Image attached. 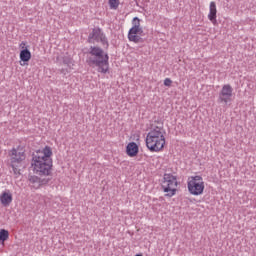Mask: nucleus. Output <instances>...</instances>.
Instances as JSON below:
<instances>
[{"label":"nucleus","instance_id":"obj_1","mask_svg":"<svg viewBox=\"0 0 256 256\" xmlns=\"http://www.w3.org/2000/svg\"><path fill=\"white\" fill-rule=\"evenodd\" d=\"M53 150L51 147L45 146L43 150H37L32 154V167L33 171L39 177H51L53 169Z\"/></svg>","mask_w":256,"mask_h":256},{"label":"nucleus","instance_id":"obj_2","mask_svg":"<svg viewBox=\"0 0 256 256\" xmlns=\"http://www.w3.org/2000/svg\"><path fill=\"white\" fill-rule=\"evenodd\" d=\"M86 63L89 67H97L99 73H107L109 71V54L99 46H90Z\"/></svg>","mask_w":256,"mask_h":256},{"label":"nucleus","instance_id":"obj_3","mask_svg":"<svg viewBox=\"0 0 256 256\" xmlns=\"http://www.w3.org/2000/svg\"><path fill=\"white\" fill-rule=\"evenodd\" d=\"M152 124L150 131L146 135V147L151 153H159L165 147V128L163 123Z\"/></svg>","mask_w":256,"mask_h":256},{"label":"nucleus","instance_id":"obj_4","mask_svg":"<svg viewBox=\"0 0 256 256\" xmlns=\"http://www.w3.org/2000/svg\"><path fill=\"white\" fill-rule=\"evenodd\" d=\"M25 151L22 149H12L10 153V165L13 169L14 175L16 177H19L21 175V169L20 167H23V162L25 161Z\"/></svg>","mask_w":256,"mask_h":256},{"label":"nucleus","instance_id":"obj_5","mask_svg":"<svg viewBox=\"0 0 256 256\" xmlns=\"http://www.w3.org/2000/svg\"><path fill=\"white\" fill-rule=\"evenodd\" d=\"M128 40L132 43H145L143 39V27H141V19L134 17L132 27L128 31Z\"/></svg>","mask_w":256,"mask_h":256},{"label":"nucleus","instance_id":"obj_6","mask_svg":"<svg viewBox=\"0 0 256 256\" xmlns=\"http://www.w3.org/2000/svg\"><path fill=\"white\" fill-rule=\"evenodd\" d=\"M161 187L164 193H166L165 197L175 196V193H177V176L170 173L164 174Z\"/></svg>","mask_w":256,"mask_h":256},{"label":"nucleus","instance_id":"obj_7","mask_svg":"<svg viewBox=\"0 0 256 256\" xmlns=\"http://www.w3.org/2000/svg\"><path fill=\"white\" fill-rule=\"evenodd\" d=\"M187 187L190 195L199 196L203 195V191H205V182L203 181V177L196 175L191 176L188 179Z\"/></svg>","mask_w":256,"mask_h":256},{"label":"nucleus","instance_id":"obj_8","mask_svg":"<svg viewBox=\"0 0 256 256\" xmlns=\"http://www.w3.org/2000/svg\"><path fill=\"white\" fill-rule=\"evenodd\" d=\"M87 41L92 44L101 43L102 47L109 49V40L107 39V35H105V32H103V29L100 27L92 29L91 33L88 35Z\"/></svg>","mask_w":256,"mask_h":256},{"label":"nucleus","instance_id":"obj_9","mask_svg":"<svg viewBox=\"0 0 256 256\" xmlns=\"http://www.w3.org/2000/svg\"><path fill=\"white\" fill-rule=\"evenodd\" d=\"M233 101V87L230 84H225L218 95V103L222 105H229Z\"/></svg>","mask_w":256,"mask_h":256},{"label":"nucleus","instance_id":"obj_10","mask_svg":"<svg viewBox=\"0 0 256 256\" xmlns=\"http://www.w3.org/2000/svg\"><path fill=\"white\" fill-rule=\"evenodd\" d=\"M30 183L32 184V187H34V189H39L41 187V185H47V183H49V181H51V178H41L39 176H31L29 178Z\"/></svg>","mask_w":256,"mask_h":256},{"label":"nucleus","instance_id":"obj_11","mask_svg":"<svg viewBox=\"0 0 256 256\" xmlns=\"http://www.w3.org/2000/svg\"><path fill=\"white\" fill-rule=\"evenodd\" d=\"M126 153L128 157H137L139 154V146L135 142H130L126 146Z\"/></svg>","mask_w":256,"mask_h":256},{"label":"nucleus","instance_id":"obj_12","mask_svg":"<svg viewBox=\"0 0 256 256\" xmlns=\"http://www.w3.org/2000/svg\"><path fill=\"white\" fill-rule=\"evenodd\" d=\"M0 202L3 207H9L13 203V195L8 192H3L0 195Z\"/></svg>","mask_w":256,"mask_h":256},{"label":"nucleus","instance_id":"obj_13","mask_svg":"<svg viewBox=\"0 0 256 256\" xmlns=\"http://www.w3.org/2000/svg\"><path fill=\"white\" fill-rule=\"evenodd\" d=\"M208 19L212 23L217 21V5L215 2H210Z\"/></svg>","mask_w":256,"mask_h":256},{"label":"nucleus","instance_id":"obj_14","mask_svg":"<svg viewBox=\"0 0 256 256\" xmlns=\"http://www.w3.org/2000/svg\"><path fill=\"white\" fill-rule=\"evenodd\" d=\"M20 59L24 63H27V61H30L31 60V51H29V49H27V48L20 51Z\"/></svg>","mask_w":256,"mask_h":256},{"label":"nucleus","instance_id":"obj_15","mask_svg":"<svg viewBox=\"0 0 256 256\" xmlns=\"http://www.w3.org/2000/svg\"><path fill=\"white\" fill-rule=\"evenodd\" d=\"M9 239V231L6 229L0 230V245H5V241Z\"/></svg>","mask_w":256,"mask_h":256},{"label":"nucleus","instance_id":"obj_16","mask_svg":"<svg viewBox=\"0 0 256 256\" xmlns=\"http://www.w3.org/2000/svg\"><path fill=\"white\" fill-rule=\"evenodd\" d=\"M110 9H117L119 7V0H109Z\"/></svg>","mask_w":256,"mask_h":256},{"label":"nucleus","instance_id":"obj_17","mask_svg":"<svg viewBox=\"0 0 256 256\" xmlns=\"http://www.w3.org/2000/svg\"><path fill=\"white\" fill-rule=\"evenodd\" d=\"M171 83H173V80H171V78H166L164 80L165 87H171Z\"/></svg>","mask_w":256,"mask_h":256},{"label":"nucleus","instance_id":"obj_18","mask_svg":"<svg viewBox=\"0 0 256 256\" xmlns=\"http://www.w3.org/2000/svg\"><path fill=\"white\" fill-rule=\"evenodd\" d=\"M21 45H25V42H22Z\"/></svg>","mask_w":256,"mask_h":256}]
</instances>
